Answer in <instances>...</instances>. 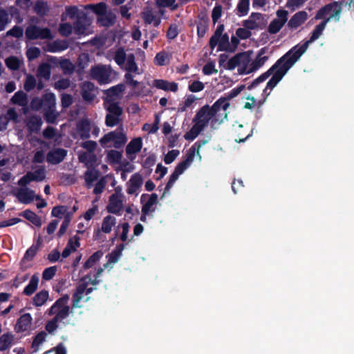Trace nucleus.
Masks as SVG:
<instances>
[{"mask_svg": "<svg viewBox=\"0 0 354 354\" xmlns=\"http://www.w3.org/2000/svg\"><path fill=\"white\" fill-rule=\"evenodd\" d=\"M342 1H333L319 9L315 16V19H323V21L315 27L308 40L301 45L297 44L293 46L287 53H290V56L298 61L301 56L307 50L309 44L316 41L322 35L327 24L331 19H334L335 21H339L342 10Z\"/></svg>", "mask_w": 354, "mask_h": 354, "instance_id": "f257e3e1", "label": "nucleus"}, {"mask_svg": "<svg viewBox=\"0 0 354 354\" xmlns=\"http://www.w3.org/2000/svg\"><path fill=\"white\" fill-rule=\"evenodd\" d=\"M279 59H283V61L274 70V73L272 74V77L267 82L266 86L263 91V95H266V97L270 95V92L268 93L267 91H272L282 80L289 69L297 62L295 58L290 56V53H286Z\"/></svg>", "mask_w": 354, "mask_h": 354, "instance_id": "f03ea898", "label": "nucleus"}, {"mask_svg": "<svg viewBox=\"0 0 354 354\" xmlns=\"http://www.w3.org/2000/svg\"><path fill=\"white\" fill-rule=\"evenodd\" d=\"M127 138L126 134L123 132L122 125L117 128L116 130L106 133L99 140L103 147H107V144L112 142L113 147L115 149L122 147L127 142Z\"/></svg>", "mask_w": 354, "mask_h": 354, "instance_id": "7ed1b4c3", "label": "nucleus"}, {"mask_svg": "<svg viewBox=\"0 0 354 354\" xmlns=\"http://www.w3.org/2000/svg\"><path fill=\"white\" fill-rule=\"evenodd\" d=\"M107 113L105 117V124L108 127H113L122 122V108L118 102H111L106 107Z\"/></svg>", "mask_w": 354, "mask_h": 354, "instance_id": "20e7f679", "label": "nucleus"}, {"mask_svg": "<svg viewBox=\"0 0 354 354\" xmlns=\"http://www.w3.org/2000/svg\"><path fill=\"white\" fill-rule=\"evenodd\" d=\"M211 121L212 124H216L218 121V118H215L214 114L210 109L208 104L202 106L196 113L193 122L198 124L200 126L205 129Z\"/></svg>", "mask_w": 354, "mask_h": 354, "instance_id": "39448f33", "label": "nucleus"}, {"mask_svg": "<svg viewBox=\"0 0 354 354\" xmlns=\"http://www.w3.org/2000/svg\"><path fill=\"white\" fill-rule=\"evenodd\" d=\"M25 35L29 40L52 39L53 38L48 28H41L36 25L28 26L26 29Z\"/></svg>", "mask_w": 354, "mask_h": 354, "instance_id": "423d86ee", "label": "nucleus"}, {"mask_svg": "<svg viewBox=\"0 0 354 354\" xmlns=\"http://www.w3.org/2000/svg\"><path fill=\"white\" fill-rule=\"evenodd\" d=\"M111 73L110 68H107L105 65H95L90 70L91 77L100 84L111 82Z\"/></svg>", "mask_w": 354, "mask_h": 354, "instance_id": "0eeeda50", "label": "nucleus"}, {"mask_svg": "<svg viewBox=\"0 0 354 354\" xmlns=\"http://www.w3.org/2000/svg\"><path fill=\"white\" fill-rule=\"evenodd\" d=\"M122 194L113 193L109 198V204L106 210L109 213L116 215H121V210L123 208Z\"/></svg>", "mask_w": 354, "mask_h": 354, "instance_id": "6e6552de", "label": "nucleus"}, {"mask_svg": "<svg viewBox=\"0 0 354 354\" xmlns=\"http://www.w3.org/2000/svg\"><path fill=\"white\" fill-rule=\"evenodd\" d=\"M197 145V151H198V149L201 147V144H198V142H197L193 146H192V147L188 150L186 154L185 159L176 165V167L174 169L175 171L181 175L189 167V165L194 160L196 151L195 146ZM197 153H198L199 152L197 151Z\"/></svg>", "mask_w": 354, "mask_h": 354, "instance_id": "1a4fd4ad", "label": "nucleus"}, {"mask_svg": "<svg viewBox=\"0 0 354 354\" xmlns=\"http://www.w3.org/2000/svg\"><path fill=\"white\" fill-rule=\"evenodd\" d=\"M229 106L230 102L225 97H221L210 106V109L214 114L215 118H218L219 120L220 118H227V113L226 111Z\"/></svg>", "mask_w": 354, "mask_h": 354, "instance_id": "9d476101", "label": "nucleus"}, {"mask_svg": "<svg viewBox=\"0 0 354 354\" xmlns=\"http://www.w3.org/2000/svg\"><path fill=\"white\" fill-rule=\"evenodd\" d=\"M143 178L140 173L133 174L127 183V192L129 195L135 194L138 196L140 189L143 184Z\"/></svg>", "mask_w": 354, "mask_h": 354, "instance_id": "9b49d317", "label": "nucleus"}, {"mask_svg": "<svg viewBox=\"0 0 354 354\" xmlns=\"http://www.w3.org/2000/svg\"><path fill=\"white\" fill-rule=\"evenodd\" d=\"M66 155V149L56 148L47 153L46 161L51 165H58L64 160Z\"/></svg>", "mask_w": 354, "mask_h": 354, "instance_id": "f8f14e48", "label": "nucleus"}, {"mask_svg": "<svg viewBox=\"0 0 354 354\" xmlns=\"http://www.w3.org/2000/svg\"><path fill=\"white\" fill-rule=\"evenodd\" d=\"M81 95L84 101L91 102L94 100L96 95L95 93L96 87L95 84L89 81L84 82L80 86Z\"/></svg>", "mask_w": 354, "mask_h": 354, "instance_id": "ddd939ff", "label": "nucleus"}, {"mask_svg": "<svg viewBox=\"0 0 354 354\" xmlns=\"http://www.w3.org/2000/svg\"><path fill=\"white\" fill-rule=\"evenodd\" d=\"M249 61L250 55L248 52L237 53L228 60L227 69L233 70L238 66L247 64Z\"/></svg>", "mask_w": 354, "mask_h": 354, "instance_id": "4468645a", "label": "nucleus"}, {"mask_svg": "<svg viewBox=\"0 0 354 354\" xmlns=\"http://www.w3.org/2000/svg\"><path fill=\"white\" fill-rule=\"evenodd\" d=\"M283 59H277V61L265 73H262L257 78L254 79L250 84L247 86L248 90H252L258 84L266 80L274 71V70L280 65Z\"/></svg>", "mask_w": 354, "mask_h": 354, "instance_id": "2eb2a0df", "label": "nucleus"}, {"mask_svg": "<svg viewBox=\"0 0 354 354\" xmlns=\"http://www.w3.org/2000/svg\"><path fill=\"white\" fill-rule=\"evenodd\" d=\"M88 17L86 13L81 12L77 16V19L73 23L74 32L77 35H84L86 30V26H88Z\"/></svg>", "mask_w": 354, "mask_h": 354, "instance_id": "dca6fc26", "label": "nucleus"}, {"mask_svg": "<svg viewBox=\"0 0 354 354\" xmlns=\"http://www.w3.org/2000/svg\"><path fill=\"white\" fill-rule=\"evenodd\" d=\"M15 196L20 203L30 204L35 199V192L28 187H21L17 190Z\"/></svg>", "mask_w": 354, "mask_h": 354, "instance_id": "f3484780", "label": "nucleus"}, {"mask_svg": "<svg viewBox=\"0 0 354 354\" xmlns=\"http://www.w3.org/2000/svg\"><path fill=\"white\" fill-rule=\"evenodd\" d=\"M148 196V194H143L140 197V203L142 205V210H144L145 212H153L155 211V207L153 205L158 203V194L156 193H153L149 196L148 201L145 203V198Z\"/></svg>", "mask_w": 354, "mask_h": 354, "instance_id": "a211bd4d", "label": "nucleus"}, {"mask_svg": "<svg viewBox=\"0 0 354 354\" xmlns=\"http://www.w3.org/2000/svg\"><path fill=\"white\" fill-rule=\"evenodd\" d=\"M308 19V13L304 11H299L292 15L288 22V26L291 29H296L302 25Z\"/></svg>", "mask_w": 354, "mask_h": 354, "instance_id": "6ab92c4d", "label": "nucleus"}, {"mask_svg": "<svg viewBox=\"0 0 354 354\" xmlns=\"http://www.w3.org/2000/svg\"><path fill=\"white\" fill-rule=\"evenodd\" d=\"M32 322V317L30 313H25L17 319L15 326L17 333H23L30 328Z\"/></svg>", "mask_w": 354, "mask_h": 354, "instance_id": "aec40b11", "label": "nucleus"}, {"mask_svg": "<svg viewBox=\"0 0 354 354\" xmlns=\"http://www.w3.org/2000/svg\"><path fill=\"white\" fill-rule=\"evenodd\" d=\"M124 247L125 245L124 243H120L118 245L111 253L106 255L108 261L104 265V268H107L109 264L115 263L118 261L119 259L122 256V251L124 249Z\"/></svg>", "mask_w": 354, "mask_h": 354, "instance_id": "412c9836", "label": "nucleus"}, {"mask_svg": "<svg viewBox=\"0 0 354 354\" xmlns=\"http://www.w3.org/2000/svg\"><path fill=\"white\" fill-rule=\"evenodd\" d=\"M87 286H88V283L85 282V283H80L76 287V289L72 296V301H73L72 307L73 308L78 307V304L83 298V295L85 293V290H86Z\"/></svg>", "mask_w": 354, "mask_h": 354, "instance_id": "4be33fe9", "label": "nucleus"}, {"mask_svg": "<svg viewBox=\"0 0 354 354\" xmlns=\"http://www.w3.org/2000/svg\"><path fill=\"white\" fill-rule=\"evenodd\" d=\"M153 86L158 89L163 90L165 91H171L172 92H176L178 86L176 82H169L165 80H155L153 81Z\"/></svg>", "mask_w": 354, "mask_h": 354, "instance_id": "5701e85b", "label": "nucleus"}, {"mask_svg": "<svg viewBox=\"0 0 354 354\" xmlns=\"http://www.w3.org/2000/svg\"><path fill=\"white\" fill-rule=\"evenodd\" d=\"M42 245V240L40 236L37 240L26 251L23 261H32L37 254Z\"/></svg>", "mask_w": 354, "mask_h": 354, "instance_id": "b1692460", "label": "nucleus"}, {"mask_svg": "<svg viewBox=\"0 0 354 354\" xmlns=\"http://www.w3.org/2000/svg\"><path fill=\"white\" fill-rule=\"evenodd\" d=\"M42 124L43 122L41 117L33 115L28 119L26 126L30 132L37 133L39 132Z\"/></svg>", "mask_w": 354, "mask_h": 354, "instance_id": "393cba45", "label": "nucleus"}, {"mask_svg": "<svg viewBox=\"0 0 354 354\" xmlns=\"http://www.w3.org/2000/svg\"><path fill=\"white\" fill-rule=\"evenodd\" d=\"M116 20V16L112 12H106L105 14L97 17V22L101 26L109 27L113 26Z\"/></svg>", "mask_w": 354, "mask_h": 354, "instance_id": "a878e982", "label": "nucleus"}, {"mask_svg": "<svg viewBox=\"0 0 354 354\" xmlns=\"http://www.w3.org/2000/svg\"><path fill=\"white\" fill-rule=\"evenodd\" d=\"M142 147V140L141 138H136L131 140L126 147V153L127 155L135 154L139 152Z\"/></svg>", "mask_w": 354, "mask_h": 354, "instance_id": "bb28decb", "label": "nucleus"}, {"mask_svg": "<svg viewBox=\"0 0 354 354\" xmlns=\"http://www.w3.org/2000/svg\"><path fill=\"white\" fill-rule=\"evenodd\" d=\"M15 336L8 332L0 337V351H4L10 348L14 344Z\"/></svg>", "mask_w": 354, "mask_h": 354, "instance_id": "cd10ccee", "label": "nucleus"}, {"mask_svg": "<svg viewBox=\"0 0 354 354\" xmlns=\"http://www.w3.org/2000/svg\"><path fill=\"white\" fill-rule=\"evenodd\" d=\"M34 12L39 17H43L48 13L50 8L48 3L44 0L36 1L33 7Z\"/></svg>", "mask_w": 354, "mask_h": 354, "instance_id": "c85d7f7f", "label": "nucleus"}, {"mask_svg": "<svg viewBox=\"0 0 354 354\" xmlns=\"http://www.w3.org/2000/svg\"><path fill=\"white\" fill-rule=\"evenodd\" d=\"M39 280V277L37 274H33L28 284L24 288L23 293L26 296L32 295L38 287Z\"/></svg>", "mask_w": 354, "mask_h": 354, "instance_id": "c756f323", "label": "nucleus"}, {"mask_svg": "<svg viewBox=\"0 0 354 354\" xmlns=\"http://www.w3.org/2000/svg\"><path fill=\"white\" fill-rule=\"evenodd\" d=\"M41 100L43 102L42 109L44 111L49 109H55V95L53 93H46L42 95Z\"/></svg>", "mask_w": 354, "mask_h": 354, "instance_id": "7c9ffc66", "label": "nucleus"}, {"mask_svg": "<svg viewBox=\"0 0 354 354\" xmlns=\"http://www.w3.org/2000/svg\"><path fill=\"white\" fill-rule=\"evenodd\" d=\"M21 216L37 227H40L41 225V218L30 209H26L24 211Z\"/></svg>", "mask_w": 354, "mask_h": 354, "instance_id": "2f4dec72", "label": "nucleus"}, {"mask_svg": "<svg viewBox=\"0 0 354 354\" xmlns=\"http://www.w3.org/2000/svg\"><path fill=\"white\" fill-rule=\"evenodd\" d=\"M116 223V219L114 216L108 215L105 216L102 221L101 230L102 232L109 234L111 232L112 227Z\"/></svg>", "mask_w": 354, "mask_h": 354, "instance_id": "473e14b6", "label": "nucleus"}, {"mask_svg": "<svg viewBox=\"0 0 354 354\" xmlns=\"http://www.w3.org/2000/svg\"><path fill=\"white\" fill-rule=\"evenodd\" d=\"M90 123L88 120H83L78 125V133L82 140L88 139L90 138Z\"/></svg>", "mask_w": 354, "mask_h": 354, "instance_id": "72a5a7b5", "label": "nucleus"}, {"mask_svg": "<svg viewBox=\"0 0 354 354\" xmlns=\"http://www.w3.org/2000/svg\"><path fill=\"white\" fill-rule=\"evenodd\" d=\"M103 256V252L102 250H97L94 252L92 255L84 263L83 268L85 270L92 268Z\"/></svg>", "mask_w": 354, "mask_h": 354, "instance_id": "f704fd0d", "label": "nucleus"}, {"mask_svg": "<svg viewBox=\"0 0 354 354\" xmlns=\"http://www.w3.org/2000/svg\"><path fill=\"white\" fill-rule=\"evenodd\" d=\"M225 26L223 24H220L217 26L215 32L210 37L209 44L211 49H214L218 44V41L219 37L223 35V32L224 31Z\"/></svg>", "mask_w": 354, "mask_h": 354, "instance_id": "c9c22d12", "label": "nucleus"}, {"mask_svg": "<svg viewBox=\"0 0 354 354\" xmlns=\"http://www.w3.org/2000/svg\"><path fill=\"white\" fill-rule=\"evenodd\" d=\"M48 292L43 290L37 292L32 299V304L35 306H41L48 299Z\"/></svg>", "mask_w": 354, "mask_h": 354, "instance_id": "e433bc0d", "label": "nucleus"}, {"mask_svg": "<svg viewBox=\"0 0 354 354\" xmlns=\"http://www.w3.org/2000/svg\"><path fill=\"white\" fill-rule=\"evenodd\" d=\"M125 86L123 84H119L116 86H112L104 91L107 97L113 98L118 97L120 94L124 91Z\"/></svg>", "mask_w": 354, "mask_h": 354, "instance_id": "4c0bfd02", "label": "nucleus"}, {"mask_svg": "<svg viewBox=\"0 0 354 354\" xmlns=\"http://www.w3.org/2000/svg\"><path fill=\"white\" fill-rule=\"evenodd\" d=\"M194 123V124L190 130L184 135V138L187 140H194L198 136V134L204 129L203 127L200 126L198 124H196V122Z\"/></svg>", "mask_w": 354, "mask_h": 354, "instance_id": "58836bf2", "label": "nucleus"}, {"mask_svg": "<svg viewBox=\"0 0 354 354\" xmlns=\"http://www.w3.org/2000/svg\"><path fill=\"white\" fill-rule=\"evenodd\" d=\"M11 101L15 104H18L21 106H25L28 102L27 95L24 91H19L12 97Z\"/></svg>", "mask_w": 354, "mask_h": 354, "instance_id": "ea45409f", "label": "nucleus"}, {"mask_svg": "<svg viewBox=\"0 0 354 354\" xmlns=\"http://www.w3.org/2000/svg\"><path fill=\"white\" fill-rule=\"evenodd\" d=\"M99 175V171L95 169H88L86 171L84 174V178L88 187H90L92 183L98 178Z\"/></svg>", "mask_w": 354, "mask_h": 354, "instance_id": "a19ab883", "label": "nucleus"}, {"mask_svg": "<svg viewBox=\"0 0 354 354\" xmlns=\"http://www.w3.org/2000/svg\"><path fill=\"white\" fill-rule=\"evenodd\" d=\"M250 9V0H239L236 6V15L239 17H243L248 14Z\"/></svg>", "mask_w": 354, "mask_h": 354, "instance_id": "79ce46f5", "label": "nucleus"}, {"mask_svg": "<svg viewBox=\"0 0 354 354\" xmlns=\"http://www.w3.org/2000/svg\"><path fill=\"white\" fill-rule=\"evenodd\" d=\"M268 56L258 57L257 56L255 59L251 63L250 68L248 73L254 72L261 67H262L265 63L268 60Z\"/></svg>", "mask_w": 354, "mask_h": 354, "instance_id": "37998d69", "label": "nucleus"}, {"mask_svg": "<svg viewBox=\"0 0 354 354\" xmlns=\"http://www.w3.org/2000/svg\"><path fill=\"white\" fill-rule=\"evenodd\" d=\"M37 76L39 77H43L46 80H48L50 78V66L46 63L41 64L38 67Z\"/></svg>", "mask_w": 354, "mask_h": 354, "instance_id": "c03bdc74", "label": "nucleus"}, {"mask_svg": "<svg viewBox=\"0 0 354 354\" xmlns=\"http://www.w3.org/2000/svg\"><path fill=\"white\" fill-rule=\"evenodd\" d=\"M46 333L44 331H41L38 333L33 338L31 347L34 349L35 351H38L39 346L46 339Z\"/></svg>", "mask_w": 354, "mask_h": 354, "instance_id": "a18cd8bd", "label": "nucleus"}, {"mask_svg": "<svg viewBox=\"0 0 354 354\" xmlns=\"http://www.w3.org/2000/svg\"><path fill=\"white\" fill-rule=\"evenodd\" d=\"M126 70L128 73H136L138 70L135 61V56L133 53L129 54L127 58Z\"/></svg>", "mask_w": 354, "mask_h": 354, "instance_id": "49530a36", "label": "nucleus"}, {"mask_svg": "<svg viewBox=\"0 0 354 354\" xmlns=\"http://www.w3.org/2000/svg\"><path fill=\"white\" fill-rule=\"evenodd\" d=\"M10 21L8 12L5 9L0 8V31L5 30Z\"/></svg>", "mask_w": 354, "mask_h": 354, "instance_id": "de8ad7c7", "label": "nucleus"}, {"mask_svg": "<svg viewBox=\"0 0 354 354\" xmlns=\"http://www.w3.org/2000/svg\"><path fill=\"white\" fill-rule=\"evenodd\" d=\"M73 26L69 23H62L59 26V33L65 37L70 36L73 32Z\"/></svg>", "mask_w": 354, "mask_h": 354, "instance_id": "09e8293b", "label": "nucleus"}, {"mask_svg": "<svg viewBox=\"0 0 354 354\" xmlns=\"http://www.w3.org/2000/svg\"><path fill=\"white\" fill-rule=\"evenodd\" d=\"M127 57L124 49L122 47L119 48L115 54L114 60L116 64L119 66H122L124 64Z\"/></svg>", "mask_w": 354, "mask_h": 354, "instance_id": "8fccbe9b", "label": "nucleus"}, {"mask_svg": "<svg viewBox=\"0 0 354 354\" xmlns=\"http://www.w3.org/2000/svg\"><path fill=\"white\" fill-rule=\"evenodd\" d=\"M57 115V113H55V109H49L44 111V120L49 124L55 123Z\"/></svg>", "mask_w": 354, "mask_h": 354, "instance_id": "3c124183", "label": "nucleus"}, {"mask_svg": "<svg viewBox=\"0 0 354 354\" xmlns=\"http://www.w3.org/2000/svg\"><path fill=\"white\" fill-rule=\"evenodd\" d=\"M79 160L81 162L90 164L93 165L97 160L96 155L93 153H84L79 156Z\"/></svg>", "mask_w": 354, "mask_h": 354, "instance_id": "603ef678", "label": "nucleus"}, {"mask_svg": "<svg viewBox=\"0 0 354 354\" xmlns=\"http://www.w3.org/2000/svg\"><path fill=\"white\" fill-rule=\"evenodd\" d=\"M5 63L6 66L12 71L18 70L20 66L19 60L17 57L10 56L6 59Z\"/></svg>", "mask_w": 354, "mask_h": 354, "instance_id": "864d4df0", "label": "nucleus"}, {"mask_svg": "<svg viewBox=\"0 0 354 354\" xmlns=\"http://www.w3.org/2000/svg\"><path fill=\"white\" fill-rule=\"evenodd\" d=\"M37 81L32 75H28L24 82V88L26 91L29 92L36 87Z\"/></svg>", "mask_w": 354, "mask_h": 354, "instance_id": "5fc2aeb1", "label": "nucleus"}, {"mask_svg": "<svg viewBox=\"0 0 354 354\" xmlns=\"http://www.w3.org/2000/svg\"><path fill=\"white\" fill-rule=\"evenodd\" d=\"M217 45L218 51L227 52L229 46V36L227 33L223 34L219 37Z\"/></svg>", "mask_w": 354, "mask_h": 354, "instance_id": "6e6d98bb", "label": "nucleus"}, {"mask_svg": "<svg viewBox=\"0 0 354 354\" xmlns=\"http://www.w3.org/2000/svg\"><path fill=\"white\" fill-rule=\"evenodd\" d=\"M91 7L92 8L93 12L97 17L103 15V14H105V12L107 11V6L104 2H100L97 4L91 5Z\"/></svg>", "mask_w": 354, "mask_h": 354, "instance_id": "4d7b16f0", "label": "nucleus"}, {"mask_svg": "<svg viewBox=\"0 0 354 354\" xmlns=\"http://www.w3.org/2000/svg\"><path fill=\"white\" fill-rule=\"evenodd\" d=\"M284 24L282 22L277 19H273L268 26V31L270 34H276L282 28Z\"/></svg>", "mask_w": 354, "mask_h": 354, "instance_id": "13d9d810", "label": "nucleus"}, {"mask_svg": "<svg viewBox=\"0 0 354 354\" xmlns=\"http://www.w3.org/2000/svg\"><path fill=\"white\" fill-rule=\"evenodd\" d=\"M68 300L69 296L68 295H63L53 304V308H56L57 310H59V309H62L64 307H69L67 305Z\"/></svg>", "mask_w": 354, "mask_h": 354, "instance_id": "bf43d9fd", "label": "nucleus"}, {"mask_svg": "<svg viewBox=\"0 0 354 354\" xmlns=\"http://www.w3.org/2000/svg\"><path fill=\"white\" fill-rule=\"evenodd\" d=\"M33 181L40 182L45 179L46 171L44 167L41 166L35 171L32 172Z\"/></svg>", "mask_w": 354, "mask_h": 354, "instance_id": "052dcab7", "label": "nucleus"}, {"mask_svg": "<svg viewBox=\"0 0 354 354\" xmlns=\"http://www.w3.org/2000/svg\"><path fill=\"white\" fill-rule=\"evenodd\" d=\"M57 266H50L42 272V279L46 281L52 279L56 274Z\"/></svg>", "mask_w": 354, "mask_h": 354, "instance_id": "680f3d73", "label": "nucleus"}, {"mask_svg": "<svg viewBox=\"0 0 354 354\" xmlns=\"http://www.w3.org/2000/svg\"><path fill=\"white\" fill-rule=\"evenodd\" d=\"M242 25L243 27L246 28L250 31L252 30L261 29L259 22L254 21L250 19L243 20L242 21Z\"/></svg>", "mask_w": 354, "mask_h": 354, "instance_id": "e2e57ef3", "label": "nucleus"}, {"mask_svg": "<svg viewBox=\"0 0 354 354\" xmlns=\"http://www.w3.org/2000/svg\"><path fill=\"white\" fill-rule=\"evenodd\" d=\"M107 158L113 163H119L122 158L121 152L116 150H111L107 153Z\"/></svg>", "mask_w": 354, "mask_h": 354, "instance_id": "0e129e2a", "label": "nucleus"}, {"mask_svg": "<svg viewBox=\"0 0 354 354\" xmlns=\"http://www.w3.org/2000/svg\"><path fill=\"white\" fill-rule=\"evenodd\" d=\"M70 314V307H64L57 311L56 315L53 317L57 322H62L67 318Z\"/></svg>", "mask_w": 354, "mask_h": 354, "instance_id": "69168bd1", "label": "nucleus"}, {"mask_svg": "<svg viewBox=\"0 0 354 354\" xmlns=\"http://www.w3.org/2000/svg\"><path fill=\"white\" fill-rule=\"evenodd\" d=\"M71 86V81L68 78H62L55 82L54 88L57 90H64Z\"/></svg>", "mask_w": 354, "mask_h": 354, "instance_id": "338daca9", "label": "nucleus"}, {"mask_svg": "<svg viewBox=\"0 0 354 354\" xmlns=\"http://www.w3.org/2000/svg\"><path fill=\"white\" fill-rule=\"evenodd\" d=\"M178 26L176 24H172L169 26L166 36L167 39L173 40L178 36Z\"/></svg>", "mask_w": 354, "mask_h": 354, "instance_id": "774afa93", "label": "nucleus"}]
</instances>
